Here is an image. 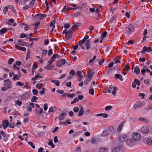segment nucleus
I'll return each instance as SVG.
<instances>
[{
    "mask_svg": "<svg viewBox=\"0 0 152 152\" xmlns=\"http://www.w3.org/2000/svg\"><path fill=\"white\" fill-rule=\"evenodd\" d=\"M134 29V27L133 25H129L126 27L124 33L126 34V36H128L133 31Z\"/></svg>",
    "mask_w": 152,
    "mask_h": 152,
    "instance_id": "1",
    "label": "nucleus"
},
{
    "mask_svg": "<svg viewBox=\"0 0 152 152\" xmlns=\"http://www.w3.org/2000/svg\"><path fill=\"white\" fill-rule=\"evenodd\" d=\"M119 140L121 142H132V140L130 139H127V135L124 134H122L119 137Z\"/></svg>",
    "mask_w": 152,
    "mask_h": 152,
    "instance_id": "2",
    "label": "nucleus"
},
{
    "mask_svg": "<svg viewBox=\"0 0 152 152\" xmlns=\"http://www.w3.org/2000/svg\"><path fill=\"white\" fill-rule=\"evenodd\" d=\"M73 32L69 30L68 31L66 29L64 30L63 31V33L65 34V37L66 40L69 39L72 37V34Z\"/></svg>",
    "mask_w": 152,
    "mask_h": 152,
    "instance_id": "3",
    "label": "nucleus"
},
{
    "mask_svg": "<svg viewBox=\"0 0 152 152\" xmlns=\"http://www.w3.org/2000/svg\"><path fill=\"white\" fill-rule=\"evenodd\" d=\"M118 89V88L114 86L113 87L112 85H110L109 88L107 89V91L110 93L112 92V94L114 96H115Z\"/></svg>",
    "mask_w": 152,
    "mask_h": 152,
    "instance_id": "4",
    "label": "nucleus"
},
{
    "mask_svg": "<svg viewBox=\"0 0 152 152\" xmlns=\"http://www.w3.org/2000/svg\"><path fill=\"white\" fill-rule=\"evenodd\" d=\"M132 139L135 141H138L141 140V135L137 132H134L132 136Z\"/></svg>",
    "mask_w": 152,
    "mask_h": 152,
    "instance_id": "5",
    "label": "nucleus"
},
{
    "mask_svg": "<svg viewBox=\"0 0 152 152\" xmlns=\"http://www.w3.org/2000/svg\"><path fill=\"white\" fill-rule=\"evenodd\" d=\"M123 147L118 146L111 149V152H123Z\"/></svg>",
    "mask_w": 152,
    "mask_h": 152,
    "instance_id": "6",
    "label": "nucleus"
},
{
    "mask_svg": "<svg viewBox=\"0 0 152 152\" xmlns=\"http://www.w3.org/2000/svg\"><path fill=\"white\" fill-rule=\"evenodd\" d=\"M151 51V47H147L146 46H144L143 48V50L142 51H141V53H144L146 52L148 53H150Z\"/></svg>",
    "mask_w": 152,
    "mask_h": 152,
    "instance_id": "7",
    "label": "nucleus"
},
{
    "mask_svg": "<svg viewBox=\"0 0 152 152\" xmlns=\"http://www.w3.org/2000/svg\"><path fill=\"white\" fill-rule=\"evenodd\" d=\"M4 86L2 87L1 88V90L2 91H5L7 89L11 88V87L10 84L4 83Z\"/></svg>",
    "mask_w": 152,
    "mask_h": 152,
    "instance_id": "8",
    "label": "nucleus"
},
{
    "mask_svg": "<svg viewBox=\"0 0 152 152\" xmlns=\"http://www.w3.org/2000/svg\"><path fill=\"white\" fill-rule=\"evenodd\" d=\"M30 94L29 93L26 92L21 96V99L26 100L30 97Z\"/></svg>",
    "mask_w": 152,
    "mask_h": 152,
    "instance_id": "9",
    "label": "nucleus"
},
{
    "mask_svg": "<svg viewBox=\"0 0 152 152\" xmlns=\"http://www.w3.org/2000/svg\"><path fill=\"white\" fill-rule=\"evenodd\" d=\"M59 56L57 54H54L53 55L51 59L48 61V63L51 64L55 61V58L58 57Z\"/></svg>",
    "mask_w": 152,
    "mask_h": 152,
    "instance_id": "10",
    "label": "nucleus"
},
{
    "mask_svg": "<svg viewBox=\"0 0 152 152\" xmlns=\"http://www.w3.org/2000/svg\"><path fill=\"white\" fill-rule=\"evenodd\" d=\"M88 73V74L87 75L88 77L87 78L91 80L92 79L93 76L95 74V72H93L92 70H90Z\"/></svg>",
    "mask_w": 152,
    "mask_h": 152,
    "instance_id": "11",
    "label": "nucleus"
},
{
    "mask_svg": "<svg viewBox=\"0 0 152 152\" xmlns=\"http://www.w3.org/2000/svg\"><path fill=\"white\" fill-rule=\"evenodd\" d=\"M141 130L142 132L144 133H147L149 131L148 127L145 126H142L141 128Z\"/></svg>",
    "mask_w": 152,
    "mask_h": 152,
    "instance_id": "12",
    "label": "nucleus"
},
{
    "mask_svg": "<svg viewBox=\"0 0 152 152\" xmlns=\"http://www.w3.org/2000/svg\"><path fill=\"white\" fill-rule=\"evenodd\" d=\"M81 74L82 72L81 71H78L76 73V75L77 77H79L78 79L79 81H81L83 78V76L81 75Z\"/></svg>",
    "mask_w": 152,
    "mask_h": 152,
    "instance_id": "13",
    "label": "nucleus"
},
{
    "mask_svg": "<svg viewBox=\"0 0 152 152\" xmlns=\"http://www.w3.org/2000/svg\"><path fill=\"white\" fill-rule=\"evenodd\" d=\"M65 62V60L64 59H62L57 62L56 65L59 67H61L64 64Z\"/></svg>",
    "mask_w": 152,
    "mask_h": 152,
    "instance_id": "14",
    "label": "nucleus"
},
{
    "mask_svg": "<svg viewBox=\"0 0 152 152\" xmlns=\"http://www.w3.org/2000/svg\"><path fill=\"white\" fill-rule=\"evenodd\" d=\"M142 105V103L141 102H138L135 104L133 106L134 109H136L141 107Z\"/></svg>",
    "mask_w": 152,
    "mask_h": 152,
    "instance_id": "15",
    "label": "nucleus"
},
{
    "mask_svg": "<svg viewBox=\"0 0 152 152\" xmlns=\"http://www.w3.org/2000/svg\"><path fill=\"white\" fill-rule=\"evenodd\" d=\"M15 47L18 50L23 52L26 50V48L24 47H20L18 44H16L15 45Z\"/></svg>",
    "mask_w": 152,
    "mask_h": 152,
    "instance_id": "16",
    "label": "nucleus"
},
{
    "mask_svg": "<svg viewBox=\"0 0 152 152\" xmlns=\"http://www.w3.org/2000/svg\"><path fill=\"white\" fill-rule=\"evenodd\" d=\"M3 124L2 125L3 127V128L4 129H6L8 126L9 124V122L7 120H5L3 121Z\"/></svg>",
    "mask_w": 152,
    "mask_h": 152,
    "instance_id": "17",
    "label": "nucleus"
},
{
    "mask_svg": "<svg viewBox=\"0 0 152 152\" xmlns=\"http://www.w3.org/2000/svg\"><path fill=\"white\" fill-rule=\"evenodd\" d=\"M125 124V121L122 122L118 126L117 129V131L118 132H120L122 128L123 125Z\"/></svg>",
    "mask_w": 152,
    "mask_h": 152,
    "instance_id": "18",
    "label": "nucleus"
},
{
    "mask_svg": "<svg viewBox=\"0 0 152 152\" xmlns=\"http://www.w3.org/2000/svg\"><path fill=\"white\" fill-rule=\"evenodd\" d=\"M110 134L108 130L105 129L101 133V135L102 137H106Z\"/></svg>",
    "mask_w": 152,
    "mask_h": 152,
    "instance_id": "19",
    "label": "nucleus"
},
{
    "mask_svg": "<svg viewBox=\"0 0 152 152\" xmlns=\"http://www.w3.org/2000/svg\"><path fill=\"white\" fill-rule=\"evenodd\" d=\"M66 115V114L65 113H62L61 115H59V117H56L55 120L57 119V118H58L59 120L60 121H62L64 119V116H65Z\"/></svg>",
    "mask_w": 152,
    "mask_h": 152,
    "instance_id": "20",
    "label": "nucleus"
},
{
    "mask_svg": "<svg viewBox=\"0 0 152 152\" xmlns=\"http://www.w3.org/2000/svg\"><path fill=\"white\" fill-rule=\"evenodd\" d=\"M86 43L85 46L86 47V48L87 50L89 49L91 47V45L90 44V39H89L86 41Z\"/></svg>",
    "mask_w": 152,
    "mask_h": 152,
    "instance_id": "21",
    "label": "nucleus"
},
{
    "mask_svg": "<svg viewBox=\"0 0 152 152\" xmlns=\"http://www.w3.org/2000/svg\"><path fill=\"white\" fill-rule=\"evenodd\" d=\"M80 110L79 114H78V115L79 116H80L83 115L84 110L82 106H80Z\"/></svg>",
    "mask_w": 152,
    "mask_h": 152,
    "instance_id": "22",
    "label": "nucleus"
},
{
    "mask_svg": "<svg viewBox=\"0 0 152 152\" xmlns=\"http://www.w3.org/2000/svg\"><path fill=\"white\" fill-rule=\"evenodd\" d=\"M115 78L116 79L118 78L121 81H122L123 79L122 78L123 76L121 74H116L115 76Z\"/></svg>",
    "mask_w": 152,
    "mask_h": 152,
    "instance_id": "23",
    "label": "nucleus"
},
{
    "mask_svg": "<svg viewBox=\"0 0 152 152\" xmlns=\"http://www.w3.org/2000/svg\"><path fill=\"white\" fill-rule=\"evenodd\" d=\"M56 110V108L55 107L52 106L49 108V112L53 113Z\"/></svg>",
    "mask_w": 152,
    "mask_h": 152,
    "instance_id": "24",
    "label": "nucleus"
},
{
    "mask_svg": "<svg viewBox=\"0 0 152 152\" xmlns=\"http://www.w3.org/2000/svg\"><path fill=\"white\" fill-rule=\"evenodd\" d=\"M43 110L42 108H39L38 109H36L35 110V112L37 114H41Z\"/></svg>",
    "mask_w": 152,
    "mask_h": 152,
    "instance_id": "25",
    "label": "nucleus"
},
{
    "mask_svg": "<svg viewBox=\"0 0 152 152\" xmlns=\"http://www.w3.org/2000/svg\"><path fill=\"white\" fill-rule=\"evenodd\" d=\"M152 142V137H150L148 138H144L143 140V142Z\"/></svg>",
    "mask_w": 152,
    "mask_h": 152,
    "instance_id": "26",
    "label": "nucleus"
},
{
    "mask_svg": "<svg viewBox=\"0 0 152 152\" xmlns=\"http://www.w3.org/2000/svg\"><path fill=\"white\" fill-rule=\"evenodd\" d=\"M134 72L136 75H138L140 73V70L139 68L136 67L134 69Z\"/></svg>",
    "mask_w": 152,
    "mask_h": 152,
    "instance_id": "27",
    "label": "nucleus"
},
{
    "mask_svg": "<svg viewBox=\"0 0 152 152\" xmlns=\"http://www.w3.org/2000/svg\"><path fill=\"white\" fill-rule=\"evenodd\" d=\"M11 7V5H8V6H7L5 7V8H4V9L3 10V13L4 15H5L6 14V13L8 9H10V7Z\"/></svg>",
    "mask_w": 152,
    "mask_h": 152,
    "instance_id": "28",
    "label": "nucleus"
},
{
    "mask_svg": "<svg viewBox=\"0 0 152 152\" xmlns=\"http://www.w3.org/2000/svg\"><path fill=\"white\" fill-rule=\"evenodd\" d=\"M139 120L143 121L147 123H149V121L148 120L143 117L139 118Z\"/></svg>",
    "mask_w": 152,
    "mask_h": 152,
    "instance_id": "29",
    "label": "nucleus"
},
{
    "mask_svg": "<svg viewBox=\"0 0 152 152\" xmlns=\"http://www.w3.org/2000/svg\"><path fill=\"white\" fill-rule=\"evenodd\" d=\"M51 82L53 83H54L57 86H59L60 85V83L59 81H58L57 80H51Z\"/></svg>",
    "mask_w": 152,
    "mask_h": 152,
    "instance_id": "30",
    "label": "nucleus"
},
{
    "mask_svg": "<svg viewBox=\"0 0 152 152\" xmlns=\"http://www.w3.org/2000/svg\"><path fill=\"white\" fill-rule=\"evenodd\" d=\"M18 43L19 45L22 46H25L26 44L25 42L23 41H21V40H19L18 41Z\"/></svg>",
    "mask_w": 152,
    "mask_h": 152,
    "instance_id": "31",
    "label": "nucleus"
},
{
    "mask_svg": "<svg viewBox=\"0 0 152 152\" xmlns=\"http://www.w3.org/2000/svg\"><path fill=\"white\" fill-rule=\"evenodd\" d=\"M15 104L16 105H18L19 106H21L22 104V102L21 101H19L18 100H17L15 102Z\"/></svg>",
    "mask_w": 152,
    "mask_h": 152,
    "instance_id": "32",
    "label": "nucleus"
},
{
    "mask_svg": "<svg viewBox=\"0 0 152 152\" xmlns=\"http://www.w3.org/2000/svg\"><path fill=\"white\" fill-rule=\"evenodd\" d=\"M7 29L5 28H2L0 30V35L1 34H4L7 31Z\"/></svg>",
    "mask_w": 152,
    "mask_h": 152,
    "instance_id": "33",
    "label": "nucleus"
},
{
    "mask_svg": "<svg viewBox=\"0 0 152 152\" xmlns=\"http://www.w3.org/2000/svg\"><path fill=\"white\" fill-rule=\"evenodd\" d=\"M99 152H108L107 148H102L99 150Z\"/></svg>",
    "mask_w": 152,
    "mask_h": 152,
    "instance_id": "34",
    "label": "nucleus"
},
{
    "mask_svg": "<svg viewBox=\"0 0 152 152\" xmlns=\"http://www.w3.org/2000/svg\"><path fill=\"white\" fill-rule=\"evenodd\" d=\"M53 68L52 66H50V64H49L47 65L45 67V68L47 70H51L52 68Z\"/></svg>",
    "mask_w": 152,
    "mask_h": 152,
    "instance_id": "35",
    "label": "nucleus"
},
{
    "mask_svg": "<svg viewBox=\"0 0 152 152\" xmlns=\"http://www.w3.org/2000/svg\"><path fill=\"white\" fill-rule=\"evenodd\" d=\"M102 10V8L101 6H99V7L96 9L95 10V12L96 13H98L99 12Z\"/></svg>",
    "mask_w": 152,
    "mask_h": 152,
    "instance_id": "36",
    "label": "nucleus"
},
{
    "mask_svg": "<svg viewBox=\"0 0 152 152\" xmlns=\"http://www.w3.org/2000/svg\"><path fill=\"white\" fill-rule=\"evenodd\" d=\"M37 99L38 98L37 97L33 96L31 99V101L32 102H36Z\"/></svg>",
    "mask_w": 152,
    "mask_h": 152,
    "instance_id": "37",
    "label": "nucleus"
},
{
    "mask_svg": "<svg viewBox=\"0 0 152 152\" xmlns=\"http://www.w3.org/2000/svg\"><path fill=\"white\" fill-rule=\"evenodd\" d=\"M14 61L15 60L13 58H10L8 61V64L9 65H11Z\"/></svg>",
    "mask_w": 152,
    "mask_h": 152,
    "instance_id": "38",
    "label": "nucleus"
},
{
    "mask_svg": "<svg viewBox=\"0 0 152 152\" xmlns=\"http://www.w3.org/2000/svg\"><path fill=\"white\" fill-rule=\"evenodd\" d=\"M89 37L88 35L86 34V35L85 37L83 39L82 41H83V42H86V40L88 39L89 38Z\"/></svg>",
    "mask_w": 152,
    "mask_h": 152,
    "instance_id": "39",
    "label": "nucleus"
},
{
    "mask_svg": "<svg viewBox=\"0 0 152 152\" xmlns=\"http://www.w3.org/2000/svg\"><path fill=\"white\" fill-rule=\"evenodd\" d=\"M38 14L36 15L34 17V18L37 20V21H40L41 19V18L40 16H39Z\"/></svg>",
    "mask_w": 152,
    "mask_h": 152,
    "instance_id": "40",
    "label": "nucleus"
},
{
    "mask_svg": "<svg viewBox=\"0 0 152 152\" xmlns=\"http://www.w3.org/2000/svg\"><path fill=\"white\" fill-rule=\"evenodd\" d=\"M76 8H71L69 7L68 5H67V8H66V11L67 12H68L69 11L71 10H76Z\"/></svg>",
    "mask_w": 152,
    "mask_h": 152,
    "instance_id": "41",
    "label": "nucleus"
},
{
    "mask_svg": "<svg viewBox=\"0 0 152 152\" xmlns=\"http://www.w3.org/2000/svg\"><path fill=\"white\" fill-rule=\"evenodd\" d=\"M29 0H20V4L21 5H24L26 2H28Z\"/></svg>",
    "mask_w": 152,
    "mask_h": 152,
    "instance_id": "42",
    "label": "nucleus"
},
{
    "mask_svg": "<svg viewBox=\"0 0 152 152\" xmlns=\"http://www.w3.org/2000/svg\"><path fill=\"white\" fill-rule=\"evenodd\" d=\"M38 91L36 89H33L32 91V93L34 95L36 96L38 94Z\"/></svg>",
    "mask_w": 152,
    "mask_h": 152,
    "instance_id": "43",
    "label": "nucleus"
},
{
    "mask_svg": "<svg viewBox=\"0 0 152 152\" xmlns=\"http://www.w3.org/2000/svg\"><path fill=\"white\" fill-rule=\"evenodd\" d=\"M81 149L80 147H77L73 151V152H81Z\"/></svg>",
    "mask_w": 152,
    "mask_h": 152,
    "instance_id": "44",
    "label": "nucleus"
},
{
    "mask_svg": "<svg viewBox=\"0 0 152 152\" xmlns=\"http://www.w3.org/2000/svg\"><path fill=\"white\" fill-rule=\"evenodd\" d=\"M75 94H67V96L70 97L71 98H72L73 97H75Z\"/></svg>",
    "mask_w": 152,
    "mask_h": 152,
    "instance_id": "45",
    "label": "nucleus"
},
{
    "mask_svg": "<svg viewBox=\"0 0 152 152\" xmlns=\"http://www.w3.org/2000/svg\"><path fill=\"white\" fill-rule=\"evenodd\" d=\"M98 141H98V139L94 137L92 138L91 140V142H96Z\"/></svg>",
    "mask_w": 152,
    "mask_h": 152,
    "instance_id": "46",
    "label": "nucleus"
},
{
    "mask_svg": "<svg viewBox=\"0 0 152 152\" xmlns=\"http://www.w3.org/2000/svg\"><path fill=\"white\" fill-rule=\"evenodd\" d=\"M96 58V56H94L90 60L88 61V63L89 64H91L94 61L95 59Z\"/></svg>",
    "mask_w": 152,
    "mask_h": 152,
    "instance_id": "47",
    "label": "nucleus"
},
{
    "mask_svg": "<svg viewBox=\"0 0 152 152\" xmlns=\"http://www.w3.org/2000/svg\"><path fill=\"white\" fill-rule=\"evenodd\" d=\"M94 88H92L90 89L89 93L91 95H93L94 94Z\"/></svg>",
    "mask_w": 152,
    "mask_h": 152,
    "instance_id": "48",
    "label": "nucleus"
},
{
    "mask_svg": "<svg viewBox=\"0 0 152 152\" xmlns=\"http://www.w3.org/2000/svg\"><path fill=\"white\" fill-rule=\"evenodd\" d=\"M134 82L138 86H139L140 85V82L138 80L135 79Z\"/></svg>",
    "mask_w": 152,
    "mask_h": 152,
    "instance_id": "49",
    "label": "nucleus"
},
{
    "mask_svg": "<svg viewBox=\"0 0 152 152\" xmlns=\"http://www.w3.org/2000/svg\"><path fill=\"white\" fill-rule=\"evenodd\" d=\"M112 108L111 106H108L105 107V110H111Z\"/></svg>",
    "mask_w": 152,
    "mask_h": 152,
    "instance_id": "50",
    "label": "nucleus"
},
{
    "mask_svg": "<svg viewBox=\"0 0 152 152\" xmlns=\"http://www.w3.org/2000/svg\"><path fill=\"white\" fill-rule=\"evenodd\" d=\"M108 129L111 132H113L114 129L113 127L112 126H110L108 128Z\"/></svg>",
    "mask_w": 152,
    "mask_h": 152,
    "instance_id": "51",
    "label": "nucleus"
},
{
    "mask_svg": "<svg viewBox=\"0 0 152 152\" xmlns=\"http://www.w3.org/2000/svg\"><path fill=\"white\" fill-rule=\"evenodd\" d=\"M90 81V80L86 78V79L84 80V84L85 85H87L88 83Z\"/></svg>",
    "mask_w": 152,
    "mask_h": 152,
    "instance_id": "52",
    "label": "nucleus"
},
{
    "mask_svg": "<svg viewBox=\"0 0 152 152\" xmlns=\"http://www.w3.org/2000/svg\"><path fill=\"white\" fill-rule=\"evenodd\" d=\"M13 80H18L19 79V78L18 77V75L17 74L15 75L13 77Z\"/></svg>",
    "mask_w": 152,
    "mask_h": 152,
    "instance_id": "53",
    "label": "nucleus"
},
{
    "mask_svg": "<svg viewBox=\"0 0 152 152\" xmlns=\"http://www.w3.org/2000/svg\"><path fill=\"white\" fill-rule=\"evenodd\" d=\"M135 143H126V145L130 147H132L134 145Z\"/></svg>",
    "mask_w": 152,
    "mask_h": 152,
    "instance_id": "54",
    "label": "nucleus"
},
{
    "mask_svg": "<svg viewBox=\"0 0 152 152\" xmlns=\"http://www.w3.org/2000/svg\"><path fill=\"white\" fill-rule=\"evenodd\" d=\"M45 88H43L42 91H39V93L40 94L42 95L44 94L45 92Z\"/></svg>",
    "mask_w": 152,
    "mask_h": 152,
    "instance_id": "55",
    "label": "nucleus"
},
{
    "mask_svg": "<svg viewBox=\"0 0 152 152\" xmlns=\"http://www.w3.org/2000/svg\"><path fill=\"white\" fill-rule=\"evenodd\" d=\"M78 101V99L77 98H75L74 100L71 102V104H73Z\"/></svg>",
    "mask_w": 152,
    "mask_h": 152,
    "instance_id": "56",
    "label": "nucleus"
},
{
    "mask_svg": "<svg viewBox=\"0 0 152 152\" xmlns=\"http://www.w3.org/2000/svg\"><path fill=\"white\" fill-rule=\"evenodd\" d=\"M70 27V23L65 24L64 26V27L65 28H68Z\"/></svg>",
    "mask_w": 152,
    "mask_h": 152,
    "instance_id": "57",
    "label": "nucleus"
},
{
    "mask_svg": "<svg viewBox=\"0 0 152 152\" xmlns=\"http://www.w3.org/2000/svg\"><path fill=\"white\" fill-rule=\"evenodd\" d=\"M47 53V50H43L42 52V54L41 56L43 57L45 55H46Z\"/></svg>",
    "mask_w": 152,
    "mask_h": 152,
    "instance_id": "58",
    "label": "nucleus"
},
{
    "mask_svg": "<svg viewBox=\"0 0 152 152\" xmlns=\"http://www.w3.org/2000/svg\"><path fill=\"white\" fill-rule=\"evenodd\" d=\"M107 35V32L106 31L104 32L101 34V37L103 38L105 37Z\"/></svg>",
    "mask_w": 152,
    "mask_h": 152,
    "instance_id": "59",
    "label": "nucleus"
},
{
    "mask_svg": "<svg viewBox=\"0 0 152 152\" xmlns=\"http://www.w3.org/2000/svg\"><path fill=\"white\" fill-rule=\"evenodd\" d=\"M26 37V35L24 33H22L20 35V38H25Z\"/></svg>",
    "mask_w": 152,
    "mask_h": 152,
    "instance_id": "60",
    "label": "nucleus"
},
{
    "mask_svg": "<svg viewBox=\"0 0 152 152\" xmlns=\"http://www.w3.org/2000/svg\"><path fill=\"white\" fill-rule=\"evenodd\" d=\"M79 110V108L78 107H75L73 108V111L75 113H77L78 112Z\"/></svg>",
    "mask_w": 152,
    "mask_h": 152,
    "instance_id": "61",
    "label": "nucleus"
},
{
    "mask_svg": "<svg viewBox=\"0 0 152 152\" xmlns=\"http://www.w3.org/2000/svg\"><path fill=\"white\" fill-rule=\"evenodd\" d=\"M139 60L141 62H144L145 61V57H143L142 58H140L139 59Z\"/></svg>",
    "mask_w": 152,
    "mask_h": 152,
    "instance_id": "62",
    "label": "nucleus"
},
{
    "mask_svg": "<svg viewBox=\"0 0 152 152\" xmlns=\"http://www.w3.org/2000/svg\"><path fill=\"white\" fill-rule=\"evenodd\" d=\"M146 72V69H143L141 71V73L142 75H145Z\"/></svg>",
    "mask_w": 152,
    "mask_h": 152,
    "instance_id": "63",
    "label": "nucleus"
},
{
    "mask_svg": "<svg viewBox=\"0 0 152 152\" xmlns=\"http://www.w3.org/2000/svg\"><path fill=\"white\" fill-rule=\"evenodd\" d=\"M114 61L115 62V63H118L120 62V61L119 59H117L116 58H115L114 59Z\"/></svg>",
    "mask_w": 152,
    "mask_h": 152,
    "instance_id": "64",
    "label": "nucleus"
}]
</instances>
